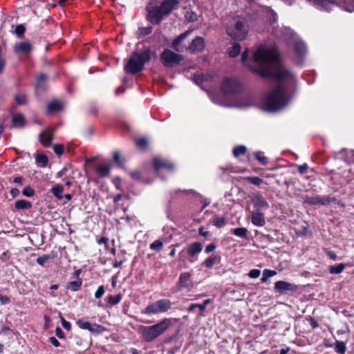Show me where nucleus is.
I'll return each mask as SVG.
<instances>
[{
  "mask_svg": "<svg viewBox=\"0 0 354 354\" xmlns=\"http://www.w3.org/2000/svg\"><path fill=\"white\" fill-rule=\"evenodd\" d=\"M248 53V50H245L241 56V61L246 67L261 77H272L277 82V88L264 100L266 109L273 111L281 109L288 102L286 88L295 84L294 75L283 67L274 47L260 46L250 62H247Z\"/></svg>",
  "mask_w": 354,
  "mask_h": 354,
  "instance_id": "1",
  "label": "nucleus"
},
{
  "mask_svg": "<svg viewBox=\"0 0 354 354\" xmlns=\"http://www.w3.org/2000/svg\"><path fill=\"white\" fill-rule=\"evenodd\" d=\"M172 325L173 321L171 319L164 318L151 326H140L138 333L145 342H151L163 335Z\"/></svg>",
  "mask_w": 354,
  "mask_h": 354,
  "instance_id": "2",
  "label": "nucleus"
},
{
  "mask_svg": "<svg viewBox=\"0 0 354 354\" xmlns=\"http://www.w3.org/2000/svg\"><path fill=\"white\" fill-rule=\"evenodd\" d=\"M178 0H164L160 6L147 7V19L153 24H158L162 18L178 7Z\"/></svg>",
  "mask_w": 354,
  "mask_h": 354,
  "instance_id": "3",
  "label": "nucleus"
},
{
  "mask_svg": "<svg viewBox=\"0 0 354 354\" xmlns=\"http://www.w3.org/2000/svg\"><path fill=\"white\" fill-rule=\"evenodd\" d=\"M153 53L149 48H145L141 52H134L124 66L127 73L136 74L142 71L145 64L148 63Z\"/></svg>",
  "mask_w": 354,
  "mask_h": 354,
  "instance_id": "4",
  "label": "nucleus"
},
{
  "mask_svg": "<svg viewBox=\"0 0 354 354\" xmlns=\"http://www.w3.org/2000/svg\"><path fill=\"white\" fill-rule=\"evenodd\" d=\"M227 33L234 39L243 40L248 32V28L243 24L239 17H234L227 26Z\"/></svg>",
  "mask_w": 354,
  "mask_h": 354,
  "instance_id": "5",
  "label": "nucleus"
},
{
  "mask_svg": "<svg viewBox=\"0 0 354 354\" xmlns=\"http://www.w3.org/2000/svg\"><path fill=\"white\" fill-rule=\"evenodd\" d=\"M171 306L172 302L169 299H161L149 304L141 313L147 315L164 313L168 311Z\"/></svg>",
  "mask_w": 354,
  "mask_h": 354,
  "instance_id": "6",
  "label": "nucleus"
},
{
  "mask_svg": "<svg viewBox=\"0 0 354 354\" xmlns=\"http://www.w3.org/2000/svg\"><path fill=\"white\" fill-rule=\"evenodd\" d=\"M160 59L165 66L174 67L180 63L183 57L169 49H165L160 54Z\"/></svg>",
  "mask_w": 354,
  "mask_h": 354,
  "instance_id": "7",
  "label": "nucleus"
},
{
  "mask_svg": "<svg viewBox=\"0 0 354 354\" xmlns=\"http://www.w3.org/2000/svg\"><path fill=\"white\" fill-rule=\"evenodd\" d=\"M242 86L235 78L225 77L223 80L221 90L225 95H233L241 91Z\"/></svg>",
  "mask_w": 354,
  "mask_h": 354,
  "instance_id": "8",
  "label": "nucleus"
},
{
  "mask_svg": "<svg viewBox=\"0 0 354 354\" xmlns=\"http://www.w3.org/2000/svg\"><path fill=\"white\" fill-rule=\"evenodd\" d=\"M334 201H335V198H331L328 196H306L304 198V203L312 205H328Z\"/></svg>",
  "mask_w": 354,
  "mask_h": 354,
  "instance_id": "9",
  "label": "nucleus"
},
{
  "mask_svg": "<svg viewBox=\"0 0 354 354\" xmlns=\"http://www.w3.org/2000/svg\"><path fill=\"white\" fill-rule=\"evenodd\" d=\"M194 286L193 282L191 280V274L189 272L182 273L178 279V290L187 289L190 290Z\"/></svg>",
  "mask_w": 354,
  "mask_h": 354,
  "instance_id": "10",
  "label": "nucleus"
},
{
  "mask_svg": "<svg viewBox=\"0 0 354 354\" xmlns=\"http://www.w3.org/2000/svg\"><path fill=\"white\" fill-rule=\"evenodd\" d=\"M203 244L200 242H194L187 247V253L189 257V262H194L196 260V256L201 252Z\"/></svg>",
  "mask_w": 354,
  "mask_h": 354,
  "instance_id": "11",
  "label": "nucleus"
},
{
  "mask_svg": "<svg viewBox=\"0 0 354 354\" xmlns=\"http://www.w3.org/2000/svg\"><path fill=\"white\" fill-rule=\"evenodd\" d=\"M192 30L189 29L178 36L173 41L172 46L177 52H183L187 47L183 45V41L192 33Z\"/></svg>",
  "mask_w": 354,
  "mask_h": 354,
  "instance_id": "12",
  "label": "nucleus"
},
{
  "mask_svg": "<svg viewBox=\"0 0 354 354\" xmlns=\"http://www.w3.org/2000/svg\"><path fill=\"white\" fill-rule=\"evenodd\" d=\"M13 50L15 53L27 55L32 51V46L29 41L26 40L16 43L13 47Z\"/></svg>",
  "mask_w": 354,
  "mask_h": 354,
  "instance_id": "13",
  "label": "nucleus"
},
{
  "mask_svg": "<svg viewBox=\"0 0 354 354\" xmlns=\"http://www.w3.org/2000/svg\"><path fill=\"white\" fill-rule=\"evenodd\" d=\"M153 164L155 169L157 171L160 169H167L168 170L171 171L174 168L173 163L158 157H156L153 158Z\"/></svg>",
  "mask_w": 354,
  "mask_h": 354,
  "instance_id": "14",
  "label": "nucleus"
},
{
  "mask_svg": "<svg viewBox=\"0 0 354 354\" xmlns=\"http://www.w3.org/2000/svg\"><path fill=\"white\" fill-rule=\"evenodd\" d=\"M205 47V40L201 37H197L194 39L192 40V43L189 44L187 49L192 53L200 52L204 49Z\"/></svg>",
  "mask_w": 354,
  "mask_h": 354,
  "instance_id": "15",
  "label": "nucleus"
},
{
  "mask_svg": "<svg viewBox=\"0 0 354 354\" xmlns=\"http://www.w3.org/2000/svg\"><path fill=\"white\" fill-rule=\"evenodd\" d=\"M252 223L256 226H263L266 224L265 217L259 209H255L252 213Z\"/></svg>",
  "mask_w": 354,
  "mask_h": 354,
  "instance_id": "16",
  "label": "nucleus"
},
{
  "mask_svg": "<svg viewBox=\"0 0 354 354\" xmlns=\"http://www.w3.org/2000/svg\"><path fill=\"white\" fill-rule=\"evenodd\" d=\"M53 138V133L50 129H47L39 134V140L45 147H49Z\"/></svg>",
  "mask_w": 354,
  "mask_h": 354,
  "instance_id": "17",
  "label": "nucleus"
},
{
  "mask_svg": "<svg viewBox=\"0 0 354 354\" xmlns=\"http://www.w3.org/2000/svg\"><path fill=\"white\" fill-rule=\"evenodd\" d=\"M252 203H254V206L257 207V209H259V208L267 209L269 208V204L259 194H257L253 196Z\"/></svg>",
  "mask_w": 354,
  "mask_h": 354,
  "instance_id": "18",
  "label": "nucleus"
},
{
  "mask_svg": "<svg viewBox=\"0 0 354 354\" xmlns=\"http://www.w3.org/2000/svg\"><path fill=\"white\" fill-rule=\"evenodd\" d=\"M274 288L279 292L284 293L288 290H293L294 286H293V284L286 282V281H279L274 283Z\"/></svg>",
  "mask_w": 354,
  "mask_h": 354,
  "instance_id": "19",
  "label": "nucleus"
},
{
  "mask_svg": "<svg viewBox=\"0 0 354 354\" xmlns=\"http://www.w3.org/2000/svg\"><path fill=\"white\" fill-rule=\"evenodd\" d=\"M63 108V104L59 100H53L47 104L48 113H53L61 111Z\"/></svg>",
  "mask_w": 354,
  "mask_h": 354,
  "instance_id": "20",
  "label": "nucleus"
},
{
  "mask_svg": "<svg viewBox=\"0 0 354 354\" xmlns=\"http://www.w3.org/2000/svg\"><path fill=\"white\" fill-rule=\"evenodd\" d=\"M95 171L100 177H105L109 174L110 167L108 165L101 164L95 166Z\"/></svg>",
  "mask_w": 354,
  "mask_h": 354,
  "instance_id": "21",
  "label": "nucleus"
},
{
  "mask_svg": "<svg viewBox=\"0 0 354 354\" xmlns=\"http://www.w3.org/2000/svg\"><path fill=\"white\" fill-rule=\"evenodd\" d=\"M31 207V203L26 200H18L15 203V207L17 209H28Z\"/></svg>",
  "mask_w": 354,
  "mask_h": 354,
  "instance_id": "22",
  "label": "nucleus"
},
{
  "mask_svg": "<svg viewBox=\"0 0 354 354\" xmlns=\"http://www.w3.org/2000/svg\"><path fill=\"white\" fill-rule=\"evenodd\" d=\"M295 51L299 56H303L306 52V46L302 41H297L295 44Z\"/></svg>",
  "mask_w": 354,
  "mask_h": 354,
  "instance_id": "23",
  "label": "nucleus"
},
{
  "mask_svg": "<svg viewBox=\"0 0 354 354\" xmlns=\"http://www.w3.org/2000/svg\"><path fill=\"white\" fill-rule=\"evenodd\" d=\"M335 351L339 354H345L346 351V343L342 341L337 340L335 343Z\"/></svg>",
  "mask_w": 354,
  "mask_h": 354,
  "instance_id": "24",
  "label": "nucleus"
},
{
  "mask_svg": "<svg viewBox=\"0 0 354 354\" xmlns=\"http://www.w3.org/2000/svg\"><path fill=\"white\" fill-rule=\"evenodd\" d=\"M12 121L15 127H21L24 125V118L21 114L14 115Z\"/></svg>",
  "mask_w": 354,
  "mask_h": 354,
  "instance_id": "25",
  "label": "nucleus"
},
{
  "mask_svg": "<svg viewBox=\"0 0 354 354\" xmlns=\"http://www.w3.org/2000/svg\"><path fill=\"white\" fill-rule=\"evenodd\" d=\"M63 191L64 188L61 185H57L51 189V192L58 199H62L63 198Z\"/></svg>",
  "mask_w": 354,
  "mask_h": 354,
  "instance_id": "26",
  "label": "nucleus"
},
{
  "mask_svg": "<svg viewBox=\"0 0 354 354\" xmlns=\"http://www.w3.org/2000/svg\"><path fill=\"white\" fill-rule=\"evenodd\" d=\"M211 223L217 227H222L225 225V218L223 216H215Z\"/></svg>",
  "mask_w": 354,
  "mask_h": 354,
  "instance_id": "27",
  "label": "nucleus"
},
{
  "mask_svg": "<svg viewBox=\"0 0 354 354\" xmlns=\"http://www.w3.org/2000/svg\"><path fill=\"white\" fill-rule=\"evenodd\" d=\"M276 274L277 272L274 270L265 269L263 272V277L261 280L262 282H266L270 277H273Z\"/></svg>",
  "mask_w": 354,
  "mask_h": 354,
  "instance_id": "28",
  "label": "nucleus"
},
{
  "mask_svg": "<svg viewBox=\"0 0 354 354\" xmlns=\"http://www.w3.org/2000/svg\"><path fill=\"white\" fill-rule=\"evenodd\" d=\"M345 268V265L344 263H339L335 266H332L330 267V273L331 274H339L341 273L344 269Z\"/></svg>",
  "mask_w": 354,
  "mask_h": 354,
  "instance_id": "29",
  "label": "nucleus"
},
{
  "mask_svg": "<svg viewBox=\"0 0 354 354\" xmlns=\"http://www.w3.org/2000/svg\"><path fill=\"white\" fill-rule=\"evenodd\" d=\"M55 257L53 254H44L41 257H39L36 261L40 266H44L48 260L53 259Z\"/></svg>",
  "mask_w": 354,
  "mask_h": 354,
  "instance_id": "30",
  "label": "nucleus"
},
{
  "mask_svg": "<svg viewBox=\"0 0 354 354\" xmlns=\"http://www.w3.org/2000/svg\"><path fill=\"white\" fill-rule=\"evenodd\" d=\"M241 51V46L239 44H234L233 46L229 50V55L231 57L237 56Z\"/></svg>",
  "mask_w": 354,
  "mask_h": 354,
  "instance_id": "31",
  "label": "nucleus"
},
{
  "mask_svg": "<svg viewBox=\"0 0 354 354\" xmlns=\"http://www.w3.org/2000/svg\"><path fill=\"white\" fill-rule=\"evenodd\" d=\"M122 299V295L118 294L116 295H110L108 297V302L111 306H115L118 304Z\"/></svg>",
  "mask_w": 354,
  "mask_h": 354,
  "instance_id": "32",
  "label": "nucleus"
},
{
  "mask_svg": "<svg viewBox=\"0 0 354 354\" xmlns=\"http://www.w3.org/2000/svg\"><path fill=\"white\" fill-rule=\"evenodd\" d=\"M247 151V148L244 145H239L233 149V154L235 157L243 155Z\"/></svg>",
  "mask_w": 354,
  "mask_h": 354,
  "instance_id": "33",
  "label": "nucleus"
},
{
  "mask_svg": "<svg viewBox=\"0 0 354 354\" xmlns=\"http://www.w3.org/2000/svg\"><path fill=\"white\" fill-rule=\"evenodd\" d=\"M232 232L237 236L245 238L247 236L248 230L245 227H237L234 229Z\"/></svg>",
  "mask_w": 354,
  "mask_h": 354,
  "instance_id": "34",
  "label": "nucleus"
},
{
  "mask_svg": "<svg viewBox=\"0 0 354 354\" xmlns=\"http://www.w3.org/2000/svg\"><path fill=\"white\" fill-rule=\"evenodd\" d=\"M82 285V281H73L68 283L67 288L72 291H77L80 289Z\"/></svg>",
  "mask_w": 354,
  "mask_h": 354,
  "instance_id": "35",
  "label": "nucleus"
},
{
  "mask_svg": "<svg viewBox=\"0 0 354 354\" xmlns=\"http://www.w3.org/2000/svg\"><path fill=\"white\" fill-rule=\"evenodd\" d=\"M216 260V256L212 254L203 261V264L207 268H212L215 264Z\"/></svg>",
  "mask_w": 354,
  "mask_h": 354,
  "instance_id": "36",
  "label": "nucleus"
},
{
  "mask_svg": "<svg viewBox=\"0 0 354 354\" xmlns=\"http://www.w3.org/2000/svg\"><path fill=\"white\" fill-rule=\"evenodd\" d=\"M163 248V243L160 240H156L150 244V249L156 252L160 251Z\"/></svg>",
  "mask_w": 354,
  "mask_h": 354,
  "instance_id": "37",
  "label": "nucleus"
},
{
  "mask_svg": "<svg viewBox=\"0 0 354 354\" xmlns=\"http://www.w3.org/2000/svg\"><path fill=\"white\" fill-rule=\"evenodd\" d=\"M48 161V158L44 154H37L36 156V162L41 164L42 167H46Z\"/></svg>",
  "mask_w": 354,
  "mask_h": 354,
  "instance_id": "38",
  "label": "nucleus"
},
{
  "mask_svg": "<svg viewBox=\"0 0 354 354\" xmlns=\"http://www.w3.org/2000/svg\"><path fill=\"white\" fill-rule=\"evenodd\" d=\"M76 324L81 329L88 330L90 329V326H91L90 323L84 319H78L76 322Z\"/></svg>",
  "mask_w": 354,
  "mask_h": 354,
  "instance_id": "39",
  "label": "nucleus"
},
{
  "mask_svg": "<svg viewBox=\"0 0 354 354\" xmlns=\"http://www.w3.org/2000/svg\"><path fill=\"white\" fill-rule=\"evenodd\" d=\"M147 144L148 141L146 138H141L136 140V146L142 150L145 149L147 147Z\"/></svg>",
  "mask_w": 354,
  "mask_h": 354,
  "instance_id": "40",
  "label": "nucleus"
},
{
  "mask_svg": "<svg viewBox=\"0 0 354 354\" xmlns=\"http://www.w3.org/2000/svg\"><path fill=\"white\" fill-rule=\"evenodd\" d=\"M246 179L255 185H260L263 183V179L257 176H248Z\"/></svg>",
  "mask_w": 354,
  "mask_h": 354,
  "instance_id": "41",
  "label": "nucleus"
},
{
  "mask_svg": "<svg viewBox=\"0 0 354 354\" xmlns=\"http://www.w3.org/2000/svg\"><path fill=\"white\" fill-rule=\"evenodd\" d=\"M254 156L262 165H266L268 163L267 158L266 156H261V152H254Z\"/></svg>",
  "mask_w": 354,
  "mask_h": 354,
  "instance_id": "42",
  "label": "nucleus"
},
{
  "mask_svg": "<svg viewBox=\"0 0 354 354\" xmlns=\"http://www.w3.org/2000/svg\"><path fill=\"white\" fill-rule=\"evenodd\" d=\"M104 327L99 324H93L90 326L89 331L100 333L104 330Z\"/></svg>",
  "mask_w": 354,
  "mask_h": 354,
  "instance_id": "43",
  "label": "nucleus"
},
{
  "mask_svg": "<svg viewBox=\"0 0 354 354\" xmlns=\"http://www.w3.org/2000/svg\"><path fill=\"white\" fill-rule=\"evenodd\" d=\"M22 194L26 196L31 197L35 194V191L31 187L27 186L24 188Z\"/></svg>",
  "mask_w": 354,
  "mask_h": 354,
  "instance_id": "44",
  "label": "nucleus"
},
{
  "mask_svg": "<svg viewBox=\"0 0 354 354\" xmlns=\"http://www.w3.org/2000/svg\"><path fill=\"white\" fill-rule=\"evenodd\" d=\"M212 303V300L210 299H205L202 304H198V308L201 311V314L203 315V313L205 310L206 306Z\"/></svg>",
  "mask_w": 354,
  "mask_h": 354,
  "instance_id": "45",
  "label": "nucleus"
},
{
  "mask_svg": "<svg viewBox=\"0 0 354 354\" xmlns=\"http://www.w3.org/2000/svg\"><path fill=\"white\" fill-rule=\"evenodd\" d=\"M25 30V27L23 25L19 24L16 26L15 32L18 37H21L24 35Z\"/></svg>",
  "mask_w": 354,
  "mask_h": 354,
  "instance_id": "46",
  "label": "nucleus"
},
{
  "mask_svg": "<svg viewBox=\"0 0 354 354\" xmlns=\"http://www.w3.org/2000/svg\"><path fill=\"white\" fill-rule=\"evenodd\" d=\"M53 150L56 154H57L58 156H60L64 152V145H55L53 146Z\"/></svg>",
  "mask_w": 354,
  "mask_h": 354,
  "instance_id": "47",
  "label": "nucleus"
},
{
  "mask_svg": "<svg viewBox=\"0 0 354 354\" xmlns=\"http://www.w3.org/2000/svg\"><path fill=\"white\" fill-rule=\"evenodd\" d=\"M104 288L103 286H100L98 287V288L97 289L96 292H95V297L96 299H100L101 298L104 294Z\"/></svg>",
  "mask_w": 354,
  "mask_h": 354,
  "instance_id": "48",
  "label": "nucleus"
},
{
  "mask_svg": "<svg viewBox=\"0 0 354 354\" xmlns=\"http://www.w3.org/2000/svg\"><path fill=\"white\" fill-rule=\"evenodd\" d=\"M185 18L189 21H194L196 20L197 19V17H196V15L193 12H189V11H187L185 14Z\"/></svg>",
  "mask_w": 354,
  "mask_h": 354,
  "instance_id": "49",
  "label": "nucleus"
},
{
  "mask_svg": "<svg viewBox=\"0 0 354 354\" xmlns=\"http://www.w3.org/2000/svg\"><path fill=\"white\" fill-rule=\"evenodd\" d=\"M261 271L258 269H252L250 271L248 276L250 278L256 279L260 276Z\"/></svg>",
  "mask_w": 354,
  "mask_h": 354,
  "instance_id": "50",
  "label": "nucleus"
},
{
  "mask_svg": "<svg viewBox=\"0 0 354 354\" xmlns=\"http://www.w3.org/2000/svg\"><path fill=\"white\" fill-rule=\"evenodd\" d=\"M46 79H47V77L46 75L40 74L37 78V87L41 86L42 83L44 82Z\"/></svg>",
  "mask_w": 354,
  "mask_h": 354,
  "instance_id": "51",
  "label": "nucleus"
},
{
  "mask_svg": "<svg viewBox=\"0 0 354 354\" xmlns=\"http://www.w3.org/2000/svg\"><path fill=\"white\" fill-rule=\"evenodd\" d=\"M15 100L19 104H24L26 102V95L24 94H17L15 96Z\"/></svg>",
  "mask_w": 354,
  "mask_h": 354,
  "instance_id": "52",
  "label": "nucleus"
},
{
  "mask_svg": "<svg viewBox=\"0 0 354 354\" xmlns=\"http://www.w3.org/2000/svg\"><path fill=\"white\" fill-rule=\"evenodd\" d=\"M61 322H62V325L64 328H65L67 330H71V325L70 322L66 321L63 317H61Z\"/></svg>",
  "mask_w": 354,
  "mask_h": 354,
  "instance_id": "53",
  "label": "nucleus"
},
{
  "mask_svg": "<svg viewBox=\"0 0 354 354\" xmlns=\"http://www.w3.org/2000/svg\"><path fill=\"white\" fill-rule=\"evenodd\" d=\"M113 160L116 164L118 165H122V160L121 159L120 155L118 152H115L113 154Z\"/></svg>",
  "mask_w": 354,
  "mask_h": 354,
  "instance_id": "54",
  "label": "nucleus"
},
{
  "mask_svg": "<svg viewBox=\"0 0 354 354\" xmlns=\"http://www.w3.org/2000/svg\"><path fill=\"white\" fill-rule=\"evenodd\" d=\"M308 167L306 164H304L298 166V171L301 174H305L308 169Z\"/></svg>",
  "mask_w": 354,
  "mask_h": 354,
  "instance_id": "55",
  "label": "nucleus"
},
{
  "mask_svg": "<svg viewBox=\"0 0 354 354\" xmlns=\"http://www.w3.org/2000/svg\"><path fill=\"white\" fill-rule=\"evenodd\" d=\"M0 302L2 305L6 304L10 302V298L6 295H0Z\"/></svg>",
  "mask_w": 354,
  "mask_h": 354,
  "instance_id": "56",
  "label": "nucleus"
},
{
  "mask_svg": "<svg viewBox=\"0 0 354 354\" xmlns=\"http://www.w3.org/2000/svg\"><path fill=\"white\" fill-rule=\"evenodd\" d=\"M55 334L60 339H64L65 337L63 331L59 327L56 328V329H55Z\"/></svg>",
  "mask_w": 354,
  "mask_h": 354,
  "instance_id": "57",
  "label": "nucleus"
},
{
  "mask_svg": "<svg viewBox=\"0 0 354 354\" xmlns=\"http://www.w3.org/2000/svg\"><path fill=\"white\" fill-rule=\"evenodd\" d=\"M215 248H216L215 244H214V243L209 244L205 247V252L209 253V252L214 251L215 250Z\"/></svg>",
  "mask_w": 354,
  "mask_h": 354,
  "instance_id": "58",
  "label": "nucleus"
},
{
  "mask_svg": "<svg viewBox=\"0 0 354 354\" xmlns=\"http://www.w3.org/2000/svg\"><path fill=\"white\" fill-rule=\"evenodd\" d=\"M49 342L55 347H58L60 345L59 341L55 337H50Z\"/></svg>",
  "mask_w": 354,
  "mask_h": 354,
  "instance_id": "59",
  "label": "nucleus"
},
{
  "mask_svg": "<svg viewBox=\"0 0 354 354\" xmlns=\"http://www.w3.org/2000/svg\"><path fill=\"white\" fill-rule=\"evenodd\" d=\"M319 3H320L322 6L325 7L328 5V3H334V0H317Z\"/></svg>",
  "mask_w": 354,
  "mask_h": 354,
  "instance_id": "60",
  "label": "nucleus"
},
{
  "mask_svg": "<svg viewBox=\"0 0 354 354\" xmlns=\"http://www.w3.org/2000/svg\"><path fill=\"white\" fill-rule=\"evenodd\" d=\"M342 8L346 10V11H348L349 12H351L354 10V4H352L351 6H346L345 4L342 5Z\"/></svg>",
  "mask_w": 354,
  "mask_h": 354,
  "instance_id": "61",
  "label": "nucleus"
},
{
  "mask_svg": "<svg viewBox=\"0 0 354 354\" xmlns=\"http://www.w3.org/2000/svg\"><path fill=\"white\" fill-rule=\"evenodd\" d=\"M10 194L12 197H16L19 194V190L17 188H12L10 190Z\"/></svg>",
  "mask_w": 354,
  "mask_h": 354,
  "instance_id": "62",
  "label": "nucleus"
},
{
  "mask_svg": "<svg viewBox=\"0 0 354 354\" xmlns=\"http://www.w3.org/2000/svg\"><path fill=\"white\" fill-rule=\"evenodd\" d=\"M24 178L21 176L15 177L13 180V182L16 184H20L21 185L23 183Z\"/></svg>",
  "mask_w": 354,
  "mask_h": 354,
  "instance_id": "63",
  "label": "nucleus"
},
{
  "mask_svg": "<svg viewBox=\"0 0 354 354\" xmlns=\"http://www.w3.org/2000/svg\"><path fill=\"white\" fill-rule=\"evenodd\" d=\"M6 62L5 60L0 57V73H2L3 68L5 66Z\"/></svg>",
  "mask_w": 354,
  "mask_h": 354,
  "instance_id": "64",
  "label": "nucleus"
}]
</instances>
